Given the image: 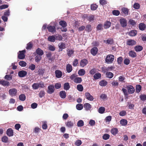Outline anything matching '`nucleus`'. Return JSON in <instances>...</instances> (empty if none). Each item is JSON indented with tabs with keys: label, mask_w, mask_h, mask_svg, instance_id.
<instances>
[{
	"label": "nucleus",
	"mask_w": 146,
	"mask_h": 146,
	"mask_svg": "<svg viewBox=\"0 0 146 146\" xmlns=\"http://www.w3.org/2000/svg\"><path fill=\"white\" fill-rule=\"evenodd\" d=\"M5 79L10 80L12 79V76L11 75H6L5 76Z\"/></svg>",
	"instance_id": "680f3d73"
},
{
	"label": "nucleus",
	"mask_w": 146,
	"mask_h": 146,
	"mask_svg": "<svg viewBox=\"0 0 146 146\" xmlns=\"http://www.w3.org/2000/svg\"><path fill=\"white\" fill-rule=\"evenodd\" d=\"M67 55L69 57L71 56L74 53V51L72 50L68 49L67 50Z\"/></svg>",
	"instance_id": "72a5a7b5"
},
{
	"label": "nucleus",
	"mask_w": 146,
	"mask_h": 146,
	"mask_svg": "<svg viewBox=\"0 0 146 146\" xmlns=\"http://www.w3.org/2000/svg\"><path fill=\"white\" fill-rule=\"evenodd\" d=\"M48 91H47V93L49 94H52L54 92V86L53 85H50L48 86Z\"/></svg>",
	"instance_id": "9d476101"
},
{
	"label": "nucleus",
	"mask_w": 146,
	"mask_h": 146,
	"mask_svg": "<svg viewBox=\"0 0 146 146\" xmlns=\"http://www.w3.org/2000/svg\"><path fill=\"white\" fill-rule=\"evenodd\" d=\"M136 42L134 40L130 39H128L127 40L126 44L129 46H133L136 44Z\"/></svg>",
	"instance_id": "7ed1b4c3"
},
{
	"label": "nucleus",
	"mask_w": 146,
	"mask_h": 146,
	"mask_svg": "<svg viewBox=\"0 0 146 146\" xmlns=\"http://www.w3.org/2000/svg\"><path fill=\"white\" fill-rule=\"evenodd\" d=\"M91 9L93 11L95 10L98 7V6L96 4H92L91 5Z\"/></svg>",
	"instance_id": "09e8293b"
},
{
	"label": "nucleus",
	"mask_w": 146,
	"mask_h": 146,
	"mask_svg": "<svg viewBox=\"0 0 146 146\" xmlns=\"http://www.w3.org/2000/svg\"><path fill=\"white\" fill-rule=\"evenodd\" d=\"M104 42L106 44H111L113 43V38H109L107 40H104Z\"/></svg>",
	"instance_id": "412c9836"
},
{
	"label": "nucleus",
	"mask_w": 146,
	"mask_h": 146,
	"mask_svg": "<svg viewBox=\"0 0 146 146\" xmlns=\"http://www.w3.org/2000/svg\"><path fill=\"white\" fill-rule=\"evenodd\" d=\"M49 32L51 33H54L56 32V28L55 26H49L47 27Z\"/></svg>",
	"instance_id": "dca6fc26"
},
{
	"label": "nucleus",
	"mask_w": 146,
	"mask_h": 146,
	"mask_svg": "<svg viewBox=\"0 0 146 146\" xmlns=\"http://www.w3.org/2000/svg\"><path fill=\"white\" fill-rule=\"evenodd\" d=\"M139 98L141 100L144 101L146 100V95L145 94L140 95L139 96Z\"/></svg>",
	"instance_id": "052dcab7"
},
{
	"label": "nucleus",
	"mask_w": 146,
	"mask_h": 146,
	"mask_svg": "<svg viewBox=\"0 0 146 146\" xmlns=\"http://www.w3.org/2000/svg\"><path fill=\"white\" fill-rule=\"evenodd\" d=\"M42 128L43 129H47L48 126L46 123V121H43L42 122Z\"/></svg>",
	"instance_id": "864d4df0"
},
{
	"label": "nucleus",
	"mask_w": 146,
	"mask_h": 146,
	"mask_svg": "<svg viewBox=\"0 0 146 146\" xmlns=\"http://www.w3.org/2000/svg\"><path fill=\"white\" fill-rule=\"evenodd\" d=\"M114 59V56L112 54L107 55L105 59V61L108 64L112 63Z\"/></svg>",
	"instance_id": "f257e3e1"
},
{
	"label": "nucleus",
	"mask_w": 146,
	"mask_h": 146,
	"mask_svg": "<svg viewBox=\"0 0 146 146\" xmlns=\"http://www.w3.org/2000/svg\"><path fill=\"white\" fill-rule=\"evenodd\" d=\"M111 23V22L108 21H107L105 22L104 25V29H107L109 28L110 27Z\"/></svg>",
	"instance_id": "a878e982"
},
{
	"label": "nucleus",
	"mask_w": 146,
	"mask_h": 146,
	"mask_svg": "<svg viewBox=\"0 0 146 146\" xmlns=\"http://www.w3.org/2000/svg\"><path fill=\"white\" fill-rule=\"evenodd\" d=\"M125 88L127 89L128 92L129 94H133L135 92V89L132 85H127Z\"/></svg>",
	"instance_id": "f03ea898"
},
{
	"label": "nucleus",
	"mask_w": 146,
	"mask_h": 146,
	"mask_svg": "<svg viewBox=\"0 0 146 146\" xmlns=\"http://www.w3.org/2000/svg\"><path fill=\"white\" fill-rule=\"evenodd\" d=\"M19 65L22 67H25L27 65L26 63L24 61H21L19 62Z\"/></svg>",
	"instance_id": "0e129e2a"
},
{
	"label": "nucleus",
	"mask_w": 146,
	"mask_h": 146,
	"mask_svg": "<svg viewBox=\"0 0 146 146\" xmlns=\"http://www.w3.org/2000/svg\"><path fill=\"white\" fill-rule=\"evenodd\" d=\"M118 132V131L117 128H112L111 131V133L113 135H115Z\"/></svg>",
	"instance_id": "cd10ccee"
},
{
	"label": "nucleus",
	"mask_w": 146,
	"mask_h": 146,
	"mask_svg": "<svg viewBox=\"0 0 146 146\" xmlns=\"http://www.w3.org/2000/svg\"><path fill=\"white\" fill-rule=\"evenodd\" d=\"M139 28L141 31H144L146 29V26L144 23H140L139 25Z\"/></svg>",
	"instance_id": "b1692460"
},
{
	"label": "nucleus",
	"mask_w": 146,
	"mask_h": 146,
	"mask_svg": "<svg viewBox=\"0 0 146 146\" xmlns=\"http://www.w3.org/2000/svg\"><path fill=\"white\" fill-rule=\"evenodd\" d=\"M27 74V72L25 70H21L18 72V75L20 77H23L25 76Z\"/></svg>",
	"instance_id": "f8f14e48"
},
{
	"label": "nucleus",
	"mask_w": 146,
	"mask_h": 146,
	"mask_svg": "<svg viewBox=\"0 0 146 146\" xmlns=\"http://www.w3.org/2000/svg\"><path fill=\"white\" fill-rule=\"evenodd\" d=\"M66 69L68 73L70 72L72 70V66L69 64H68L66 65Z\"/></svg>",
	"instance_id": "4be33fe9"
},
{
	"label": "nucleus",
	"mask_w": 146,
	"mask_h": 146,
	"mask_svg": "<svg viewBox=\"0 0 146 146\" xmlns=\"http://www.w3.org/2000/svg\"><path fill=\"white\" fill-rule=\"evenodd\" d=\"M105 110V109L104 107H101L99 108L98 110V112L102 114L104 112Z\"/></svg>",
	"instance_id": "c03bdc74"
},
{
	"label": "nucleus",
	"mask_w": 146,
	"mask_h": 146,
	"mask_svg": "<svg viewBox=\"0 0 146 146\" xmlns=\"http://www.w3.org/2000/svg\"><path fill=\"white\" fill-rule=\"evenodd\" d=\"M0 84L4 86H8L10 85V83L7 81L0 80Z\"/></svg>",
	"instance_id": "ddd939ff"
},
{
	"label": "nucleus",
	"mask_w": 146,
	"mask_h": 146,
	"mask_svg": "<svg viewBox=\"0 0 146 146\" xmlns=\"http://www.w3.org/2000/svg\"><path fill=\"white\" fill-rule=\"evenodd\" d=\"M85 74V71L84 69H80L78 72V74L80 76H83Z\"/></svg>",
	"instance_id": "e433bc0d"
},
{
	"label": "nucleus",
	"mask_w": 146,
	"mask_h": 146,
	"mask_svg": "<svg viewBox=\"0 0 146 146\" xmlns=\"http://www.w3.org/2000/svg\"><path fill=\"white\" fill-rule=\"evenodd\" d=\"M33 88L34 90H36L39 88L38 83H34L32 85Z\"/></svg>",
	"instance_id": "de8ad7c7"
},
{
	"label": "nucleus",
	"mask_w": 146,
	"mask_h": 146,
	"mask_svg": "<svg viewBox=\"0 0 146 146\" xmlns=\"http://www.w3.org/2000/svg\"><path fill=\"white\" fill-rule=\"evenodd\" d=\"M6 134L9 137H11L13 136L14 135V132L13 130L11 128L8 129L6 131Z\"/></svg>",
	"instance_id": "2eb2a0df"
},
{
	"label": "nucleus",
	"mask_w": 146,
	"mask_h": 146,
	"mask_svg": "<svg viewBox=\"0 0 146 146\" xmlns=\"http://www.w3.org/2000/svg\"><path fill=\"white\" fill-rule=\"evenodd\" d=\"M84 106L85 110L87 111L90 110L92 108V106L90 104L87 103L84 104Z\"/></svg>",
	"instance_id": "5701e85b"
},
{
	"label": "nucleus",
	"mask_w": 146,
	"mask_h": 146,
	"mask_svg": "<svg viewBox=\"0 0 146 146\" xmlns=\"http://www.w3.org/2000/svg\"><path fill=\"white\" fill-rule=\"evenodd\" d=\"M113 14L115 16H118L120 14V12L118 10H114L112 11Z\"/></svg>",
	"instance_id": "69168bd1"
},
{
	"label": "nucleus",
	"mask_w": 146,
	"mask_h": 146,
	"mask_svg": "<svg viewBox=\"0 0 146 146\" xmlns=\"http://www.w3.org/2000/svg\"><path fill=\"white\" fill-rule=\"evenodd\" d=\"M55 73L56 75V77L58 78H61L62 76V72L59 70H56L55 71Z\"/></svg>",
	"instance_id": "f3484780"
},
{
	"label": "nucleus",
	"mask_w": 146,
	"mask_h": 146,
	"mask_svg": "<svg viewBox=\"0 0 146 146\" xmlns=\"http://www.w3.org/2000/svg\"><path fill=\"white\" fill-rule=\"evenodd\" d=\"M65 124L67 127L69 128L72 127L74 126L73 122L70 121H67L65 123Z\"/></svg>",
	"instance_id": "a211bd4d"
},
{
	"label": "nucleus",
	"mask_w": 146,
	"mask_h": 146,
	"mask_svg": "<svg viewBox=\"0 0 146 146\" xmlns=\"http://www.w3.org/2000/svg\"><path fill=\"white\" fill-rule=\"evenodd\" d=\"M121 10L122 11V13L124 16H126L128 15L129 10L127 8L125 7L122 8L121 9Z\"/></svg>",
	"instance_id": "1a4fd4ad"
},
{
	"label": "nucleus",
	"mask_w": 146,
	"mask_h": 146,
	"mask_svg": "<svg viewBox=\"0 0 146 146\" xmlns=\"http://www.w3.org/2000/svg\"><path fill=\"white\" fill-rule=\"evenodd\" d=\"M129 55L132 58H135L137 56V54L134 50H130L129 52Z\"/></svg>",
	"instance_id": "6ab92c4d"
},
{
	"label": "nucleus",
	"mask_w": 146,
	"mask_h": 146,
	"mask_svg": "<svg viewBox=\"0 0 146 146\" xmlns=\"http://www.w3.org/2000/svg\"><path fill=\"white\" fill-rule=\"evenodd\" d=\"M110 137V135L108 134H105L102 136V138L105 140L108 139Z\"/></svg>",
	"instance_id": "603ef678"
},
{
	"label": "nucleus",
	"mask_w": 146,
	"mask_h": 146,
	"mask_svg": "<svg viewBox=\"0 0 146 146\" xmlns=\"http://www.w3.org/2000/svg\"><path fill=\"white\" fill-rule=\"evenodd\" d=\"M85 95L86 98L88 100L91 101L93 100L94 98L93 96L91 95L88 92H86L85 93Z\"/></svg>",
	"instance_id": "4468645a"
},
{
	"label": "nucleus",
	"mask_w": 146,
	"mask_h": 146,
	"mask_svg": "<svg viewBox=\"0 0 146 146\" xmlns=\"http://www.w3.org/2000/svg\"><path fill=\"white\" fill-rule=\"evenodd\" d=\"M19 52L20 53L18 54V58L19 59H23L25 57V50L20 51Z\"/></svg>",
	"instance_id": "0eeeda50"
},
{
	"label": "nucleus",
	"mask_w": 146,
	"mask_h": 146,
	"mask_svg": "<svg viewBox=\"0 0 146 146\" xmlns=\"http://www.w3.org/2000/svg\"><path fill=\"white\" fill-rule=\"evenodd\" d=\"M59 25L62 27L65 28L67 26V23L65 21L61 20L59 22Z\"/></svg>",
	"instance_id": "7c9ffc66"
},
{
	"label": "nucleus",
	"mask_w": 146,
	"mask_h": 146,
	"mask_svg": "<svg viewBox=\"0 0 146 146\" xmlns=\"http://www.w3.org/2000/svg\"><path fill=\"white\" fill-rule=\"evenodd\" d=\"M64 90H68L70 88V86L69 83L66 82L64 84Z\"/></svg>",
	"instance_id": "79ce46f5"
},
{
	"label": "nucleus",
	"mask_w": 146,
	"mask_h": 146,
	"mask_svg": "<svg viewBox=\"0 0 146 146\" xmlns=\"http://www.w3.org/2000/svg\"><path fill=\"white\" fill-rule=\"evenodd\" d=\"M82 80L81 78L77 77L74 79V81L75 83H80L82 82Z\"/></svg>",
	"instance_id": "a19ab883"
},
{
	"label": "nucleus",
	"mask_w": 146,
	"mask_h": 146,
	"mask_svg": "<svg viewBox=\"0 0 146 146\" xmlns=\"http://www.w3.org/2000/svg\"><path fill=\"white\" fill-rule=\"evenodd\" d=\"M129 23L132 26H135L136 23L133 20L130 19L129 21Z\"/></svg>",
	"instance_id": "4c0bfd02"
},
{
	"label": "nucleus",
	"mask_w": 146,
	"mask_h": 146,
	"mask_svg": "<svg viewBox=\"0 0 146 146\" xmlns=\"http://www.w3.org/2000/svg\"><path fill=\"white\" fill-rule=\"evenodd\" d=\"M143 49V47L141 45H137L134 47V50L137 52L141 51Z\"/></svg>",
	"instance_id": "393cba45"
},
{
	"label": "nucleus",
	"mask_w": 146,
	"mask_h": 146,
	"mask_svg": "<svg viewBox=\"0 0 146 146\" xmlns=\"http://www.w3.org/2000/svg\"><path fill=\"white\" fill-rule=\"evenodd\" d=\"M88 63V61L86 59H83L80 62V66L82 67H84L86 66Z\"/></svg>",
	"instance_id": "423d86ee"
},
{
	"label": "nucleus",
	"mask_w": 146,
	"mask_h": 146,
	"mask_svg": "<svg viewBox=\"0 0 146 146\" xmlns=\"http://www.w3.org/2000/svg\"><path fill=\"white\" fill-rule=\"evenodd\" d=\"M58 46L59 48V52L62 51L63 49H65L66 48L65 43L63 42L59 43L58 44Z\"/></svg>",
	"instance_id": "6e6552de"
},
{
	"label": "nucleus",
	"mask_w": 146,
	"mask_h": 146,
	"mask_svg": "<svg viewBox=\"0 0 146 146\" xmlns=\"http://www.w3.org/2000/svg\"><path fill=\"white\" fill-rule=\"evenodd\" d=\"M123 58L122 57L120 56L117 58V62L119 64H121L123 61Z\"/></svg>",
	"instance_id": "338daca9"
},
{
	"label": "nucleus",
	"mask_w": 146,
	"mask_h": 146,
	"mask_svg": "<svg viewBox=\"0 0 146 146\" xmlns=\"http://www.w3.org/2000/svg\"><path fill=\"white\" fill-rule=\"evenodd\" d=\"M78 64V60L77 59H75L72 62V65L74 66L75 67L77 66Z\"/></svg>",
	"instance_id": "bf43d9fd"
},
{
	"label": "nucleus",
	"mask_w": 146,
	"mask_h": 146,
	"mask_svg": "<svg viewBox=\"0 0 146 146\" xmlns=\"http://www.w3.org/2000/svg\"><path fill=\"white\" fill-rule=\"evenodd\" d=\"M56 40L61 41L62 40L63 38L62 36L60 35L55 36Z\"/></svg>",
	"instance_id": "13d9d810"
},
{
	"label": "nucleus",
	"mask_w": 146,
	"mask_h": 146,
	"mask_svg": "<svg viewBox=\"0 0 146 146\" xmlns=\"http://www.w3.org/2000/svg\"><path fill=\"white\" fill-rule=\"evenodd\" d=\"M60 96L62 98H64L66 96V92L64 91H61L60 92Z\"/></svg>",
	"instance_id": "c756f323"
},
{
	"label": "nucleus",
	"mask_w": 146,
	"mask_h": 146,
	"mask_svg": "<svg viewBox=\"0 0 146 146\" xmlns=\"http://www.w3.org/2000/svg\"><path fill=\"white\" fill-rule=\"evenodd\" d=\"M127 121L125 119H122L120 121V123L122 126H125L127 124Z\"/></svg>",
	"instance_id": "c9c22d12"
},
{
	"label": "nucleus",
	"mask_w": 146,
	"mask_h": 146,
	"mask_svg": "<svg viewBox=\"0 0 146 146\" xmlns=\"http://www.w3.org/2000/svg\"><path fill=\"white\" fill-rule=\"evenodd\" d=\"M98 51V48L96 47H93L90 50V52L93 56H95L97 54Z\"/></svg>",
	"instance_id": "9b49d317"
},
{
	"label": "nucleus",
	"mask_w": 146,
	"mask_h": 146,
	"mask_svg": "<svg viewBox=\"0 0 146 146\" xmlns=\"http://www.w3.org/2000/svg\"><path fill=\"white\" fill-rule=\"evenodd\" d=\"M8 138L6 136H4L1 138L2 141L4 143H7L8 141Z\"/></svg>",
	"instance_id": "5fc2aeb1"
},
{
	"label": "nucleus",
	"mask_w": 146,
	"mask_h": 146,
	"mask_svg": "<svg viewBox=\"0 0 146 146\" xmlns=\"http://www.w3.org/2000/svg\"><path fill=\"white\" fill-rule=\"evenodd\" d=\"M106 75V77L109 78H111L113 76V74L110 72H107Z\"/></svg>",
	"instance_id": "2f4dec72"
},
{
	"label": "nucleus",
	"mask_w": 146,
	"mask_h": 146,
	"mask_svg": "<svg viewBox=\"0 0 146 146\" xmlns=\"http://www.w3.org/2000/svg\"><path fill=\"white\" fill-rule=\"evenodd\" d=\"M45 92L44 90H41L38 94L39 97L42 98L44 96L45 94Z\"/></svg>",
	"instance_id": "6e6d98bb"
},
{
	"label": "nucleus",
	"mask_w": 146,
	"mask_h": 146,
	"mask_svg": "<svg viewBox=\"0 0 146 146\" xmlns=\"http://www.w3.org/2000/svg\"><path fill=\"white\" fill-rule=\"evenodd\" d=\"M76 109L78 110H81L83 108V106L81 104H78L76 106Z\"/></svg>",
	"instance_id": "4d7b16f0"
},
{
	"label": "nucleus",
	"mask_w": 146,
	"mask_h": 146,
	"mask_svg": "<svg viewBox=\"0 0 146 146\" xmlns=\"http://www.w3.org/2000/svg\"><path fill=\"white\" fill-rule=\"evenodd\" d=\"M48 40L51 42H54L56 40L55 36L54 35L50 36L48 38Z\"/></svg>",
	"instance_id": "c85d7f7f"
},
{
	"label": "nucleus",
	"mask_w": 146,
	"mask_h": 146,
	"mask_svg": "<svg viewBox=\"0 0 146 146\" xmlns=\"http://www.w3.org/2000/svg\"><path fill=\"white\" fill-rule=\"evenodd\" d=\"M44 69H40L38 71V74L39 75H42L44 74Z\"/></svg>",
	"instance_id": "774afa93"
},
{
	"label": "nucleus",
	"mask_w": 146,
	"mask_h": 146,
	"mask_svg": "<svg viewBox=\"0 0 146 146\" xmlns=\"http://www.w3.org/2000/svg\"><path fill=\"white\" fill-rule=\"evenodd\" d=\"M40 130V128L38 127H36L34 128L33 132L35 133H38Z\"/></svg>",
	"instance_id": "e2e57ef3"
},
{
	"label": "nucleus",
	"mask_w": 146,
	"mask_h": 146,
	"mask_svg": "<svg viewBox=\"0 0 146 146\" xmlns=\"http://www.w3.org/2000/svg\"><path fill=\"white\" fill-rule=\"evenodd\" d=\"M137 33V31L135 30L131 31L128 33V35L131 36H135Z\"/></svg>",
	"instance_id": "aec40b11"
},
{
	"label": "nucleus",
	"mask_w": 146,
	"mask_h": 146,
	"mask_svg": "<svg viewBox=\"0 0 146 146\" xmlns=\"http://www.w3.org/2000/svg\"><path fill=\"white\" fill-rule=\"evenodd\" d=\"M9 92L10 95L12 96H14L17 95V90L16 89L13 88L9 90Z\"/></svg>",
	"instance_id": "39448f33"
},
{
	"label": "nucleus",
	"mask_w": 146,
	"mask_h": 146,
	"mask_svg": "<svg viewBox=\"0 0 146 146\" xmlns=\"http://www.w3.org/2000/svg\"><path fill=\"white\" fill-rule=\"evenodd\" d=\"M101 77V75L100 73H96L94 76V78L95 80L98 79Z\"/></svg>",
	"instance_id": "473e14b6"
},
{
	"label": "nucleus",
	"mask_w": 146,
	"mask_h": 146,
	"mask_svg": "<svg viewBox=\"0 0 146 146\" xmlns=\"http://www.w3.org/2000/svg\"><path fill=\"white\" fill-rule=\"evenodd\" d=\"M19 98L21 101H24L26 99V96L24 94H22L19 96Z\"/></svg>",
	"instance_id": "58836bf2"
},
{
	"label": "nucleus",
	"mask_w": 146,
	"mask_h": 146,
	"mask_svg": "<svg viewBox=\"0 0 146 146\" xmlns=\"http://www.w3.org/2000/svg\"><path fill=\"white\" fill-rule=\"evenodd\" d=\"M36 52L37 54L39 55L42 56L44 54L43 50L39 48H38L36 50Z\"/></svg>",
	"instance_id": "bb28decb"
},
{
	"label": "nucleus",
	"mask_w": 146,
	"mask_h": 146,
	"mask_svg": "<svg viewBox=\"0 0 146 146\" xmlns=\"http://www.w3.org/2000/svg\"><path fill=\"white\" fill-rule=\"evenodd\" d=\"M77 89L79 91L82 92L83 90V87L81 84H78L77 86Z\"/></svg>",
	"instance_id": "3c124183"
},
{
	"label": "nucleus",
	"mask_w": 146,
	"mask_h": 146,
	"mask_svg": "<svg viewBox=\"0 0 146 146\" xmlns=\"http://www.w3.org/2000/svg\"><path fill=\"white\" fill-rule=\"evenodd\" d=\"M92 30V28L91 25H88L86 26L85 30L87 32L90 31Z\"/></svg>",
	"instance_id": "8fccbe9b"
},
{
	"label": "nucleus",
	"mask_w": 146,
	"mask_h": 146,
	"mask_svg": "<svg viewBox=\"0 0 146 146\" xmlns=\"http://www.w3.org/2000/svg\"><path fill=\"white\" fill-rule=\"evenodd\" d=\"M33 46V44L31 42H30L27 44V46L26 47L27 50L31 49Z\"/></svg>",
	"instance_id": "49530a36"
},
{
	"label": "nucleus",
	"mask_w": 146,
	"mask_h": 146,
	"mask_svg": "<svg viewBox=\"0 0 146 146\" xmlns=\"http://www.w3.org/2000/svg\"><path fill=\"white\" fill-rule=\"evenodd\" d=\"M108 82L106 81L103 80L99 82V85L102 86H106Z\"/></svg>",
	"instance_id": "f704fd0d"
},
{
	"label": "nucleus",
	"mask_w": 146,
	"mask_h": 146,
	"mask_svg": "<svg viewBox=\"0 0 146 146\" xmlns=\"http://www.w3.org/2000/svg\"><path fill=\"white\" fill-rule=\"evenodd\" d=\"M41 56L38 55L35 57V60L36 62H38L41 60Z\"/></svg>",
	"instance_id": "a18cd8bd"
},
{
	"label": "nucleus",
	"mask_w": 146,
	"mask_h": 146,
	"mask_svg": "<svg viewBox=\"0 0 146 146\" xmlns=\"http://www.w3.org/2000/svg\"><path fill=\"white\" fill-rule=\"evenodd\" d=\"M141 89V87L139 84L137 85L136 86V92L137 93L139 92Z\"/></svg>",
	"instance_id": "37998d69"
},
{
	"label": "nucleus",
	"mask_w": 146,
	"mask_h": 146,
	"mask_svg": "<svg viewBox=\"0 0 146 146\" xmlns=\"http://www.w3.org/2000/svg\"><path fill=\"white\" fill-rule=\"evenodd\" d=\"M84 125V122L82 120H79L77 123V125L78 127H81L83 126Z\"/></svg>",
	"instance_id": "ea45409f"
},
{
	"label": "nucleus",
	"mask_w": 146,
	"mask_h": 146,
	"mask_svg": "<svg viewBox=\"0 0 146 146\" xmlns=\"http://www.w3.org/2000/svg\"><path fill=\"white\" fill-rule=\"evenodd\" d=\"M119 22L121 26L123 28L125 27L127 25V21L126 19L122 18L120 19Z\"/></svg>",
	"instance_id": "20e7f679"
}]
</instances>
